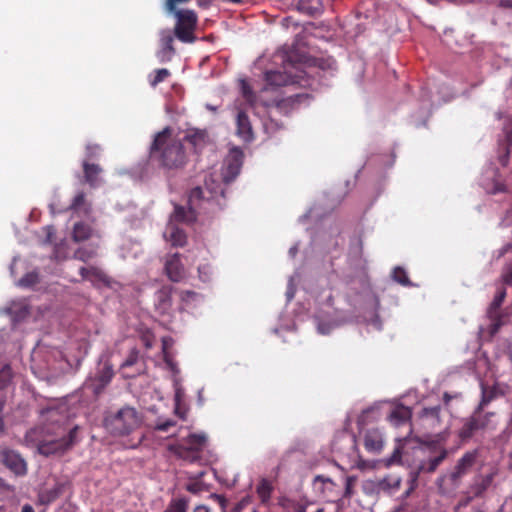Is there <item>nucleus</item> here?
Returning <instances> with one entry per match:
<instances>
[{
  "instance_id": "45",
  "label": "nucleus",
  "mask_w": 512,
  "mask_h": 512,
  "mask_svg": "<svg viewBox=\"0 0 512 512\" xmlns=\"http://www.w3.org/2000/svg\"><path fill=\"white\" fill-rule=\"evenodd\" d=\"M185 489L192 494H199L204 490V485L201 482H190L185 486Z\"/></svg>"
},
{
  "instance_id": "21",
  "label": "nucleus",
  "mask_w": 512,
  "mask_h": 512,
  "mask_svg": "<svg viewBox=\"0 0 512 512\" xmlns=\"http://www.w3.org/2000/svg\"><path fill=\"white\" fill-rule=\"evenodd\" d=\"M196 220V212L192 207L186 208L181 205H175L174 211L170 216V223H192Z\"/></svg>"
},
{
  "instance_id": "3",
  "label": "nucleus",
  "mask_w": 512,
  "mask_h": 512,
  "mask_svg": "<svg viewBox=\"0 0 512 512\" xmlns=\"http://www.w3.org/2000/svg\"><path fill=\"white\" fill-rule=\"evenodd\" d=\"M495 412H479L474 410L472 414L462 419V425L458 430V437L462 442H468L488 431L497 428Z\"/></svg>"
},
{
  "instance_id": "49",
  "label": "nucleus",
  "mask_w": 512,
  "mask_h": 512,
  "mask_svg": "<svg viewBox=\"0 0 512 512\" xmlns=\"http://www.w3.org/2000/svg\"><path fill=\"white\" fill-rule=\"evenodd\" d=\"M188 1L189 0H166L165 7L168 12L172 13L178 11L176 8L178 4L186 3Z\"/></svg>"
},
{
  "instance_id": "64",
  "label": "nucleus",
  "mask_w": 512,
  "mask_h": 512,
  "mask_svg": "<svg viewBox=\"0 0 512 512\" xmlns=\"http://www.w3.org/2000/svg\"><path fill=\"white\" fill-rule=\"evenodd\" d=\"M508 457H509V466H510V468L512 469V450L510 451V453H509V456H508Z\"/></svg>"
},
{
  "instance_id": "52",
  "label": "nucleus",
  "mask_w": 512,
  "mask_h": 512,
  "mask_svg": "<svg viewBox=\"0 0 512 512\" xmlns=\"http://www.w3.org/2000/svg\"><path fill=\"white\" fill-rule=\"evenodd\" d=\"M202 189L200 187H196L192 189L189 197V202L193 203L195 199H200L202 197Z\"/></svg>"
},
{
  "instance_id": "28",
  "label": "nucleus",
  "mask_w": 512,
  "mask_h": 512,
  "mask_svg": "<svg viewBox=\"0 0 512 512\" xmlns=\"http://www.w3.org/2000/svg\"><path fill=\"white\" fill-rule=\"evenodd\" d=\"M92 233L91 227L83 222H78L74 224L72 239L75 242L85 241L90 238Z\"/></svg>"
},
{
  "instance_id": "20",
  "label": "nucleus",
  "mask_w": 512,
  "mask_h": 512,
  "mask_svg": "<svg viewBox=\"0 0 512 512\" xmlns=\"http://www.w3.org/2000/svg\"><path fill=\"white\" fill-rule=\"evenodd\" d=\"M278 504L284 512H306L311 502L307 497H301L300 499L281 497Z\"/></svg>"
},
{
  "instance_id": "5",
  "label": "nucleus",
  "mask_w": 512,
  "mask_h": 512,
  "mask_svg": "<svg viewBox=\"0 0 512 512\" xmlns=\"http://www.w3.org/2000/svg\"><path fill=\"white\" fill-rule=\"evenodd\" d=\"M79 427L74 426L66 435L57 439L42 440L38 443L37 448L40 454L49 456L53 454H62L71 449L77 442V434Z\"/></svg>"
},
{
  "instance_id": "35",
  "label": "nucleus",
  "mask_w": 512,
  "mask_h": 512,
  "mask_svg": "<svg viewBox=\"0 0 512 512\" xmlns=\"http://www.w3.org/2000/svg\"><path fill=\"white\" fill-rule=\"evenodd\" d=\"M13 373L9 365H4L0 369V390L6 389L12 381Z\"/></svg>"
},
{
  "instance_id": "9",
  "label": "nucleus",
  "mask_w": 512,
  "mask_h": 512,
  "mask_svg": "<svg viewBox=\"0 0 512 512\" xmlns=\"http://www.w3.org/2000/svg\"><path fill=\"white\" fill-rule=\"evenodd\" d=\"M114 377L113 366L110 362L106 361L102 367L99 368L94 378H90L86 383V387L91 389L95 397H99L110 384Z\"/></svg>"
},
{
  "instance_id": "61",
  "label": "nucleus",
  "mask_w": 512,
  "mask_h": 512,
  "mask_svg": "<svg viewBox=\"0 0 512 512\" xmlns=\"http://www.w3.org/2000/svg\"><path fill=\"white\" fill-rule=\"evenodd\" d=\"M504 191H505L504 185L500 184V185H496L494 193L504 192Z\"/></svg>"
},
{
  "instance_id": "38",
  "label": "nucleus",
  "mask_w": 512,
  "mask_h": 512,
  "mask_svg": "<svg viewBox=\"0 0 512 512\" xmlns=\"http://www.w3.org/2000/svg\"><path fill=\"white\" fill-rule=\"evenodd\" d=\"M101 147L98 144H88L85 147V158L83 161L91 162L100 156Z\"/></svg>"
},
{
  "instance_id": "37",
  "label": "nucleus",
  "mask_w": 512,
  "mask_h": 512,
  "mask_svg": "<svg viewBox=\"0 0 512 512\" xmlns=\"http://www.w3.org/2000/svg\"><path fill=\"white\" fill-rule=\"evenodd\" d=\"M175 408L174 413L182 420H185L187 417L188 409L182 405L181 402V392L177 390L174 396Z\"/></svg>"
},
{
  "instance_id": "40",
  "label": "nucleus",
  "mask_w": 512,
  "mask_h": 512,
  "mask_svg": "<svg viewBox=\"0 0 512 512\" xmlns=\"http://www.w3.org/2000/svg\"><path fill=\"white\" fill-rule=\"evenodd\" d=\"M39 281L38 274L31 272L25 274L20 280L19 285L22 287H31L35 284H37Z\"/></svg>"
},
{
  "instance_id": "15",
  "label": "nucleus",
  "mask_w": 512,
  "mask_h": 512,
  "mask_svg": "<svg viewBox=\"0 0 512 512\" xmlns=\"http://www.w3.org/2000/svg\"><path fill=\"white\" fill-rule=\"evenodd\" d=\"M174 36L170 30H162L160 33V50L157 52V58L160 62H168L172 59L175 54V48L173 46Z\"/></svg>"
},
{
  "instance_id": "59",
  "label": "nucleus",
  "mask_w": 512,
  "mask_h": 512,
  "mask_svg": "<svg viewBox=\"0 0 512 512\" xmlns=\"http://www.w3.org/2000/svg\"><path fill=\"white\" fill-rule=\"evenodd\" d=\"M492 481V476H487L484 480H483V483H482V489H486L487 486L490 485Z\"/></svg>"
},
{
  "instance_id": "29",
  "label": "nucleus",
  "mask_w": 512,
  "mask_h": 512,
  "mask_svg": "<svg viewBox=\"0 0 512 512\" xmlns=\"http://www.w3.org/2000/svg\"><path fill=\"white\" fill-rule=\"evenodd\" d=\"M190 499L182 496L170 500L164 512H187Z\"/></svg>"
},
{
  "instance_id": "12",
  "label": "nucleus",
  "mask_w": 512,
  "mask_h": 512,
  "mask_svg": "<svg viewBox=\"0 0 512 512\" xmlns=\"http://www.w3.org/2000/svg\"><path fill=\"white\" fill-rule=\"evenodd\" d=\"M174 288L171 285L162 286L155 293V309L163 316H170L173 312L172 294Z\"/></svg>"
},
{
  "instance_id": "33",
  "label": "nucleus",
  "mask_w": 512,
  "mask_h": 512,
  "mask_svg": "<svg viewBox=\"0 0 512 512\" xmlns=\"http://www.w3.org/2000/svg\"><path fill=\"white\" fill-rule=\"evenodd\" d=\"M307 98H308L307 94H294V95H291V96H289L287 98L279 100L278 101V106L280 108H285V107L294 108L296 105L301 103L302 100L307 99Z\"/></svg>"
},
{
  "instance_id": "54",
  "label": "nucleus",
  "mask_w": 512,
  "mask_h": 512,
  "mask_svg": "<svg viewBox=\"0 0 512 512\" xmlns=\"http://www.w3.org/2000/svg\"><path fill=\"white\" fill-rule=\"evenodd\" d=\"M317 482L334 484L333 481L329 477H325L323 475L315 476L314 483H317Z\"/></svg>"
},
{
  "instance_id": "47",
  "label": "nucleus",
  "mask_w": 512,
  "mask_h": 512,
  "mask_svg": "<svg viewBox=\"0 0 512 512\" xmlns=\"http://www.w3.org/2000/svg\"><path fill=\"white\" fill-rule=\"evenodd\" d=\"M363 250V246H362V242L361 241H358L357 245L354 247V251L352 252L353 253V260L356 262V265H361V262H362V251Z\"/></svg>"
},
{
  "instance_id": "26",
  "label": "nucleus",
  "mask_w": 512,
  "mask_h": 512,
  "mask_svg": "<svg viewBox=\"0 0 512 512\" xmlns=\"http://www.w3.org/2000/svg\"><path fill=\"white\" fill-rule=\"evenodd\" d=\"M69 209L80 213L83 212L85 215L90 212V204L86 201V195L84 192H79L77 195L73 198Z\"/></svg>"
},
{
  "instance_id": "60",
  "label": "nucleus",
  "mask_w": 512,
  "mask_h": 512,
  "mask_svg": "<svg viewBox=\"0 0 512 512\" xmlns=\"http://www.w3.org/2000/svg\"><path fill=\"white\" fill-rule=\"evenodd\" d=\"M22 512H35L33 507L29 504H25L23 507H22Z\"/></svg>"
},
{
  "instance_id": "43",
  "label": "nucleus",
  "mask_w": 512,
  "mask_h": 512,
  "mask_svg": "<svg viewBox=\"0 0 512 512\" xmlns=\"http://www.w3.org/2000/svg\"><path fill=\"white\" fill-rule=\"evenodd\" d=\"M502 280L505 284L512 285V260L504 266Z\"/></svg>"
},
{
  "instance_id": "34",
  "label": "nucleus",
  "mask_w": 512,
  "mask_h": 512,
  "mask_svg": "<svg viewBox=\"0 0 512 512\" xmlns=\"http://www.w3.org/2000/svg\"><path fill=\"white\" fill-rule=\"evenodd\" d=\"M505 297H506V289L504 287L499 288L498 291L496 292V295L494 296L493 301L490 304V307H489L490 314L496 313L500 309L501 305L503 304V302L505 300Z\"/></svg>"
},
{
  "instance_id": "51",
  "label": "nucleus",
  "mask_w": 512,
  "mask_h": 512,
  "mask_svg": "<svg viewBox=\"0 0 512 512\" xmlns=\"http://www.w3.org/2000/svg\"><path fill=\"white\" fill-rule=\"evenodd\" d=\"M355 479L353 477H347L345 482V497H351L352 495V488L354 486Z\"/></svg>"
},
{
  "instance_id": "55",
  "label": "nucleus",
  "mask_w": 512,
  "mask_h": 512,
  "mask_svg": "<svg viewBox=\"0 0 512 512\" xmlns=\"http://www.w3.org/2000/svg\"><path fill=\"white\" fill-rule=\"evenodd\" d=\"M498 6L505 9H512V0H500Z\"/></svg>"
},
{
  "instance_id": "53",
  "label": "nucleus",
  "mask_w": 512,
  "mask_h": 512,
  "mask_svg": "<svg viewBox=\"0 0 512 512\" xmlns=\"http://www.w3.org/2000/svg\"><path fill=\"white\" fill-rule=\"evenodd\" d=\"M512 251V242L506 243L500 250H499V257L504 256L508 252Z\"/></svg>"
},
{
  "instance_id": "39",
  "label": "nucleus",
  "mask_w": 512,
  "mask_h": 512,
  "mask_svg": "<svg viewBox=\"0 0 512 512\" xmlns=\"http://www.w3.org/2000/svg\"><path fill=\"white\" fill-rule=\"evenodd\" d=\"M392 277L396 282H398L401 285L406 286L410 284L409 277L402 267L394 268Z\"/></svg>"
},
{
  "instance_id": "17",
  "label": "nucleus",
  "mask_w": 512,
  "mask_h": 512,
  "mask_svg": "<svg viewBox=\"0 0 512 512\" xmlns=\"http://www.w3.org/2000/svg\"><path fill=\"white\" fill-rule=\"evenodd\" d=\"M448 451L445 448L439 450L435 455L429 456L420 462L417 467V474L433 473L439 465L447 458Z\"/></svg>"
},
{
  "instance_id": "22",
  "label": "nucleus",
  "mask_w": 512,
  "mask_h": 512,
  "mask_svg": "<svg viewBox=\"0 0 512 512\" xmlns=\"http://www.w3.org/2000/svg\"><path fill=\"white\" fill-rule=\"evenodd\" d=\"M364 447L368 452L378 453L383 448V438L378 429L368 430L364 435Z\"/></svg>"
},
{
  "instance_id": "63",
  "label": "nucleus",
  "mask_w": 512,
  "mask_h": 512,
  "mask_svg": "<svg viewBox=\"0 0 512 512\" xmlns=\"http://www.w3.org/2000/svg\"><path fill=\"white\" fill-rule=\"evenodd\" d=\"M507 219L512 223V206L511 209L507 212Z\"/></svg>"
},
{
  "instance_id": "14",
  "label": "nucleus",
  "mask_w": 512,
  "mask_h": 512,
  "mask_svg": "<svg viewBox=\"0 0 512 512\" xmlns=\"http://www.w3.org/2000/svg\"><path fill=\"white\" fill-rule=\"evenodd\" d=\"M2 462L16 475H24L27 472V465L24 459L13 450H5L2 453Z\"/></svg>"
},
{
  "instance_id": "46",
  "label": "nucleus",
  "mask_w": 512,
  "mask_h": 512,
  "mask_svg": "<svg viewBox=\"0 0 512 512\" xmlns=\"http://www.w3.org/2000/svg\"><path fill=\"white\" fill-rule=\"evenodd\" d=\"M439 412H440V407L439 406L427 407V408H423L421 416L422 417L438 418L439 417Z\"/></svg>"
},
{
  "instance_id": "50",
  "label": "nucleus",
  "mask_w": 512,
  "mask_h": 512,
  "mask_svg": "<svg viewBox=\"0 0 512 512\" xmlns=\"http://www.w3.org/2000/svg\"><path fill=\"white\" fill-rule=\"evenodd\" d=\"M242 93L247 101L251 102L255 98L249 84L247 82H245L244 80L242 81Z\"/></svg>"
},
{
  "instance_id": "30",
  "label": "nucleus",
  "mask_w": 512,
  "mask_h": 512,
  "mask_svg": "<svg viewBox=\"0 0 512 512\" xmlns=\"http://www.w3.org/2000/svg\"><path fill=\"white\" fill-rule=\"evenodd\" d=\"M207 138L206 131L203 130H195L190 131L185 136V139L191 143L195 148L201 147L205 144Z\"/></svg>"
},
{
  "instance_id": "23",
  "label": "nucleus",
  "mask_w": 512,
  "mask_h": 512,
  "mask_svg": "<svg viewBox=\"0 0 512 512\" xmlns=\"http://www.w3.org/2000/svg\"><path fill=\"white\" fill-rule=\"evenodd\" d=\"M274 492L273 483L266 479L262 478L256 486V494L261 503V505L265 507H269L271 504V497Z\"/></svg>"
},
{
  "instance_id": "36",
  "label": "nucleus",
  "mask_w": 512,
  "mask_h": 512,
  "mask_svg": "<svg viewBox=\"0 0 512 512\" xmlns=\"http://www.w3.org/2000/svg\"><path fill=\"white\" fill-rule=\"evenodd\" d=\"M171 75L170 71L166 68L157 69L153 76L149 77V83L152 87H156L159 83L166 80Z\"/></svg>"
},
{
  "instance_id": "42",
  "label": "nucleus",
  "mask_w": 512,
  "mask_h": 512,
  "mask_svg": "<svg viewBox=\"0 0 512 512\" xmlns=\"http://www.w3.org/2000/svg\"><path fill=\"white\" fill-rule=\"evenodd\" d=\"M176 425V421L172 420V419H167L165 421H157L155 426H154V430L156 431H163V432H166L168 431L171 427H174Z\"/></svg>"
},
{
  "instance_id": "62",
  "label": "nucleus",
  "mask_w": 512,
  "mask_h": 512,
  "mask_svg": "<svg viewBox=\"0 0 512 512\" xmlns=\"http://www.w3.org/2000/svg\"><path fill=\"white\" fill-rule=\"evenodd\" d=\"M164 360L173 369V364H172V362L170 361V359L168 358V356L166 354L164 356Z\"/></svg>"
},
{
  "instance_id": "2",
  "label": "nucleus",
  "mask_w": 512,
  "mask_h": 512,
  "mask_svg": "<svg viewBox=\"0 0 512 512\" xmlns=\"http://www.w3.org/2000/svg\"><path fill=\"white\" fill-rule=\"evenodd\" d=\"M143 423V414L131 405L105 411L103 427L114 437H124L133 434Z\"/></svg>"
},
{
  "instance_id": "25",
  "label": "nucleus",
  "mask_w": 512,
  "mask_h": 512,
  "mask_svg": "<svg viewBox=\"0 0 512 512\" xmlns=\"http://www.w3.org/2000/svg\"><path fill=\"white\" fill-rule=\"evenodd\" d=\"M79 273L82 279H86L91 282L108 283V276L96 266L81 267Z\"/></svg>"
},
{
  "instance_id": "24",
  "label": "nucleus",
  "mask_w": 512,
  "mask_h": 512,
  "mask_svg": "<svg viewBox=\"0 0 512 512\" xmlns=\"http://www.w3.org/2000/svg\"><path fill=\"white\" fill-rule=\"evenodd\" d=\"M411 417V409L404 405H399L391 411L388 419L394 426H400L409 422Z\"/></svg>"
},
{
  "instance_id": "1",
  "label": "nucleus",
  "mask_w": 512,
  "mask_h": 512,
  "mask_svg": "<svg viewBox=\"0 0 512 512\" xmlns=\"http://www.w3.org/2000/svg\"><path fill=\"white\" fill-rule=\"evenodd\" d=\"M150 153L151 157L166 169L182 168L186 162L183 144L172 137V130L169 127L156 134Z\"/></svg>"
},
{
  "instance_id": "7",
  "label": "nucleus",
  "mask_w": 512,
  "mask_h": 512,
  "mask_svg": "<svg viewBox=\"0 0 512 512\" xmlns=\"http://www.w3.org/2000/svg\"><path fill=\"white\" fill-rule=\"evenodd\" d=\"M177 22L175 25V36L184 43H193L196 40L194 31L197 25V15L192 10H181L172 12Z\"/></svg>"
},
{
  "instance_id": "27",
  "label": "nucleus",
  "mask_w": 512,
  "mask_h": 512,
  "mask_svg": "<svg viewBox=\"0 0 512 512\" xmlns=\"http://www.w3.org/2000/svg\"><path fill=\"white\" fill-rule=\"evenodd\" d=\"M168 231H169V240L171 241L173 246H177V247L185 246V244L187 242V236H186V233L182 229L178 228L174 224H169Z\"/></svg>"
},
{
  "instance_id": "57",
  "label": "nucleus",
  "mask_w": 512,
  "mask_h": 512,
  "mask_svg": "<svg viewBox=\"0 0 512 512\" xmlns=\"http://www.w3.org/2000/svg\"><path fill=\"white\" fill-rule=\"evenodd\" d=\"M401 459V452L399 449H396L390 459V463L398 462Z\"/></svg>"
},
{
  "instance_id": "16",
  "label": "nucleus",
  "mask_w": 512,
  "mask_h": 512,
  "mask_svg": "<svg viewBox=\"0 0 512 512\" xmlns=\"http://www.w3.org/2000/svg\"><path fill=\"white\" fill-rule=\"evenodd\" d=\"M82 168L85 183H87L91 188H97L103 183L101 177L103 169L99 164L83 161Z\"/></svg>"
},
{
  "instance_id": "58",
  "label": "nucleus",
  "mask_w": 512,
  "mask_h": 512,
  "mask_svg": "<svg viewBox=\"0 0 512 512\" xmlns=\"http://www.w3.org/2000/svg\"><path fill=\"white\" fill-rule=\"evenodd\" d=\"M192 512H211L210 508L206 505H197Z\"/></svg>"
},
{
  "instance_id": "56",
  "label": "nucleus",
  "mask_w": 512,
  "mask_h": 512,
  "mask_svg": "<svg viewBox=\"0 0 512 512\" xmlns=\"http://www.w3.org/2000/svg\"><path fill=\"white\" fill-rule=\"evenodd\" d=\"M45 229H46V231H47V235H46V242L51 243V242H52V238H53V236H54V228H53V227L48 226V227H46Z\"/></svg>"
},
{
  "instance_id": "48",
  "label": "nucleus",
  "mask_w": 512,
  "mask_h": 512,
  "mask_svg": "<svg viewBox=\"0 0 512 512\" xmlns=\"http://www.w3.org/2000/svg\"><path fill=\"white\" fill-rule=\"evenodd\" d=\"M198 297V294L191 290H185L180 293V298L183 303H189L194 301Z\"/></svg>"
},
{
  "instance_id": "41",
  "label": "nucleus",
  "mask_w": 512,
  "mask_h": 512,
  "mask_svg": "<svg viewBox=\"0 0 512 512\" xmlns=\"http://www.w3.org/2000/svg\"><path fill=\"white\" fill-rule=\"evenodd\" d=\"M59 494H60V489L53 488V489L45 491L42 494L41 498H42L43 502L50 503V502L55 501L59 497Z\"/></svg>"
},
{
  "instance_id": "44",
  "label": "nucleus",
  "mask_w": 512,
  "mask_h": 512,
  "mask_svg": "<svg viewBox=\"0 0 512 512\" xmlns=\"http://www.w3.org/2000/svg\"><path fill=\"white\" fill-rule=\"evenodd\" d=\"M210 499L215 501L220 506V508L222 509L223 512L226 511L228 501L224 495L212 493L210 495Z\"/></svg>"
},
{
  "instance_id": "8",
  "label": "nucleus",
  "mask_w": 512,
  "mask_h": 512,
  "mask_svg": "<svg viewBox=\"0 0 512 512\" xmlns=\"http://www.w3.org/2000/svg\"><path fill=\"white\" fill-rule=\"evenodd\" d=\"M119 371L125 379H132L146 372L144 357L138 349L133 348L130 350L126 359L120 365Z\"/></svg>"
},
{
  "instance_id": "18",
  "label": "nucleus",
  "mask_w": 512,
  "mask_h": 512,
  "mask_svg": "<svg viewBox=\"0 0 512 512\" xmlns=\"http://www.w3.org/2000/svg\"><path fill=\"white\" fill-rule=\"evenodd\" d=\"M401 485V478L396 474H388L374 483V489L378 493L393 494Z\"/></svg>"
},
{
  "instance_id": "32",
  "label": "nucleus",
  "mask_w": 512,
  "mask_h": 512,
  "mask_svg": "<svg viewBox=\"0 0 512 512\" xmlns=\"http://www.w3.org/2000/svg\"><path fill=\"white\" fill-rule=\"evenodd\" d=\"M495 398V389L491 388L488 389L484 385H482V397L478 404V406L475 408V410L479 412H485L484 408Z\"/></svg>"
},
{
  "instance_id": "11",
  "label": "nucleus",
  "mask_w": 512,
  "mask_h": 512,
  "mask_svg": "<svg viewBox=\"0 0 512 512\" xmlns=\"http://www.w3.org/2000/svg\"><path fill=\"white\" fill-rule=\"evenodd\" d=\"M243 158L244 154L240 148H232L229 151L222 170V177L225 183L232 182L239 175Z\"/></svg>"
},
{
  "instance_id": "13",
  "label": "nucleus",
  "mask_w": 512,
  "mask_h": 512,
  "mask_svg": "<svg viewBox=\"0 0 512 512\" xmlns=\"http://www.w3.org/2000/svg\"><path fill=\"white\" fill-rule=\"evenodd\" d=\"M180 254L175 253L167 257L165 272L172 282H180L185 277V268L181 262Z\"/></svg>"
},
{
  "instance_id": "6",
  "label": "nucleus",
  "mask_w": 512,
  "mask_h": 512,
  "mask_svg": "<svg viewBox=\"0 0 512 512\" xmlns=\"http://www.w3.org/2000/svg\"><path fill=\"white\" fill-rule=\"evenodd\" d=\"M478 456L477 449L465 452L449 474L438 478L439 485H442L446 480H449L452 485H458L462 478L472 471L477 463Z\"/></svg>"
},
{
  "instance_id": "4",
  "label": "nucleus",
  "mask_w": 512,
  "mask_h": 512,
  "mask_svg": "<svg viewBox=\"0 0 512 512\" xmlns=\"http://www.w3.org/2000/svg\"><path fill=\"white\" fill-rule=\"evenodd\" d=\"M206 445L207 436L205 434L192 433L177 443L169 444L167 449L177 458L195 463L201 460Z\"/></svg>"
},
{
  "instance_id": "10",
  "label": "nucleus",
  "mask_w": 512,
  "mask_h": 512,
  "mask_svg": "<svg viewBox=\"0 0 512 512\" xmlns=\"http://www.w3.org/2000/svg\"><path fill=\"white\" fill-rule=\"evenodd\" d=\"M292 68L296 70L294 74L291 70L267 71L265 73L266 85L269 87H281L290 84H300L303 79V71L298 70L294 66Z\"/></svg>"
},
{
  "instance_id": "19",
  "label": "nucleus",
  "mask_w": 512,
  "mask_h": 512,
  "mask_svg": "<svg viewBox=\"0 0 512 512\" xmlns=\"http://www.w3.org/2000/svg\"><path fill=\"white\" fill-rule=\"evenodd\" d=\"M237 135L245 142L254 139V133L248 115L244 111H239L236 118Z\"/></svg>"
},
{
  "instance_id": "31",
  "label": "nucleus",
  "mask_w": 512,
  "mask_h": 512,
  "mask_svg": "<svg viewBox=\"0 0 512 512\" xmlns=\"http://www.w3.org/2000/svg\"><path fill=\"white\" fill-rule=\"evenodd\" d=\"M97 255L96 248L79 247L73 254V258L82 262H88Z\"/></svg>"
}]
</instances>
